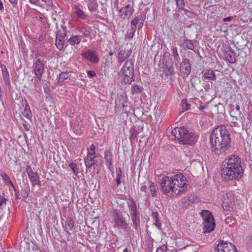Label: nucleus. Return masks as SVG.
I'll return each mask as SVG.
<instances>
[{
  "label": "nucleus",
  "mask_w": 252,
  "mask_h": 252,
  "mask_svg": "<svg viewBox=\"0 0 252 252\" xmlns=\"http://www.w3.org/2000/svg\"><path fill=\"white\" fill-rule=\"evenodd\" d=\"M143 91V88L138 85L135 84L132 86L131 92L132 94H137L141 93Z\"/></svg>",
  "instance_id": "33"
},
{
  "label": "nucleus",
  "mask_w": 252,
  "mask_h": 252,
  "mask_svg": "<svg viewBox=\"0 0 252 252\" xmlns=\"http://www.w3.org/2000/svg\"><path fill=\"white\" fill-rule=\"evenodd\" d=\"M240 41L243 42V44H239V42L238 41H234V44H235V46H236V47L238 49H239V50L241 49H243V47H245V46H246V44H245V41H244V40L243 38H242L240 39Z\"/></svg>",
  "instance_id": "44"
},
{
  "label": "nucleus",
  "mask_w": 252,
  "mask_h": 252,
  "mask_svg": "<svg viewBox=\"0 0 252 252\" xmlns=\"http://www.w3.org/2000/svg\"><path fill=\"white\" fill-rule=\"evenodd\" d=\"M69 167L72 169V170L74 172V173L76 175L78 173L77 171V167L76 163L74 162H70L69 164Z\"/></svg>",
  "instance_id": "48"
},
{
  "label": "nucleus",
  "mask_w": 252,
  "mask_h": 252,
  "mask_svg": "<svg viewBox=\"0 0 252 252\" xmlns=\"http://www.w3.org/2000/svg\"><path fill=\"white\" fill-rule=\"evenodd\" d=\"M113 154L110 150H106L104 153V158L108 169L111 172H114V168L113 165Z\"/></svg>",
  "instance_id": "15"
},
{
  "label": "nucleus",
  "mask_w": 252,
  "mask_h": 252,
  "mask_svg": "<svg viewBox=\"0 0 252 252\" xmlns=\"http://www.w3.org/2000/svg\"><path fill=\"white\" fill-rule=\"evenodd\" d=\"M130 215L139 213L136 204L133 199H130L127 203Z\"/></svg>",
  "instance_id": "23"
},
{
  "label": "nucleus",
  "mask_w": 252,
  "mask_h": 252,
  "mask_svg": "<svg viewBox=\"0 0 252 252\" xmlns=\"http://www.w3.org/2000/svg\"><path fill=\"white\" fill-rule=\"evenodd\" d=\"M23 126L24 127V129L26 130H27V131H29V130L30 125L28 123L24 122L23 123Z\"/></svg>",
  "instance_id": "57"
},
{
  "label": "nucleus",
  "mask_w": 252,
  "mask_h": 252,
  "mask_svg": "<svg viewBox=\"0 0 252 252\" xmlns=\"http://www.w3.org/2000/svg\"><path fill=\"white\" fill-rule=\"evenodd\" d=\"M81 40L82 37L81 36L75 35L71 36L68 41L71 45L74 46L78 44L81 42Z\"/></svg>",
  "instance_id": "26"
},
{
  "label": "nucleus",
  "mask_w": 252,
  "mask_h": 252,
  "mask_svg": "<svg viewBox=\"0 0 252 252\" xmlns=\"http://www.w3.org/2000/svg\"><path fill=\"white\" fill-rule=\"evenodd\" d=\"M186 197L187 198V199L189 202V203H194L198 202L199 200V198L194 194L188 195V196Z\"/></svg>",
  "instance_id": "38"
},
{
  "label": "nucleus",
  "mask_w": 252,
  "mask_h": 252,
  "mask_svg": "<svg viewBox=\"0 0 252 252\" xmlns=\"http://www.w3.org/2000/svg\"><path fill=\"white\" fill-rule=\"evenodd\" d=\"M0 67L1 69L2 74L3 77V79L4 81H6L9 78V73L7 70L6 67L4 65L1 64Z\"/></svg>",
  "instance_id": "37"
},
{
  "label": "nucleus",
  "mask_w": 252,
  "mask_h": 252,
  "mask_svg": "<svg viewBox=\"0 0 252 252\" xmlns=\"http://www.w3.org/2000/svg\"><path fill=\"white\" fill-rule=\"evenodd\" d=\"M82 57L92 63L97 64L99 61V58L96 51L87 50L81 54Z\"/></svg>",
  "instance_id": "11"
},
{
  "label": "nucleus",
  "mask_w": 252,
  "mask_h": 252,
  "mask_svg": "<svg viewBox=\"0 0 252 252\" xmlns=\"http://www.w3.org/2000/svg\"><path fill=\"white\" fill-rule=\"evenodd\" d=\"M68 77V73L65 72L61 73L59 77V81L63 82Z\"/></svg>",
  "instance_id": "46"
},
{
  "label": "nucleus",
  "mask_w": 252,
  "mask_h": 252,
  "mask_svg": "<svg viewBox=\"0 0 252 252\" xmlns=\"http://www.w3.org/2000/svg\"><path fill=\"white\" fill-rule=\"evenodd\" d=\"M131 53V51L129 50H126V49L121 50L117 57L118 63L121 64L126 60H127V59L129 58Z\"/></svg>",
  "instance_id": "17"
},
{
  "label": "nucleus",
  "mask_w": 252,
  "mask_h": 252,
  "mask_svg": "<svg viewBox=\"0 0 252 252\" xmlns=\"http://www.w3.org/2000/svg\"><path fill=\"white\" fill-rule=\"evenodd\" d=\"M74 10L75 13L78 17L82 19H86L87 18V15L78 6H75L74 7Z\"/></svg>",
  "instance_id": "28"
},
{
  "label": "nucleus",
  "mask_w": 252,
  "mask_h": 252,
  "mask_svg": "<svg viewBox=\"0 0 252 252\" xmlns=\"http://www.w3.org/2000/svg\"><path fill=\"white\" fill-rule=\"evenodd\" d=\"M87 75L90 78H93L96 75V73L93 70H89L87 71Z\"/></svg>",
  "instance_id": "52"
},
{
  "label": "nucleus",
  "mask_w": 252,
  "mask_h": 252,
  "mask_svg": "<svg viewBox=\"0 0 252 252\" xmlns=\"http://www.w3.org/2000/svg\"><path fill=\"white\" fill-rule=\"evenodd\" d=\"M62 30H59L56 34V38H64L66 35V29L65 26L62 25Z\"/></svg>",
  "instance_id": "30"
},
{
  "label": "nucleus",
  "mask_w": 252,
  "mask_h": 252,
  "mask_svg": "<svg viewBox=\"0 0 252 252\" xmlns=\"http://www.w3.org/2000/svg\"><path fill=\"white\" fill-rule=\"evenodd\" d=\"M130 216L133 222V225L135 229H137L140 223L139 213L131 214Z\"/></svg>",
  "instance_id": "25"
},
{
  "label": "nucleus",
  "mask_w": 252,
  "mask_h": 252,
  "mask_svg": "<svg viewBox=\"0 0 252 252\" xmlns=\"http://www.w3.org/2000/svg\"><path fill=\"white\" fill-rule=\"evenodd\" d=\"M187 241V239L180 237L176 238L174 241L176 251L186 249L188 246V244L186 243Z\"/></svg>",
  "instance_id": "18"
},
{
  "label": "nucleus",
  "mask_w": 252,
  "mask_h": 252,
  "mask_svg": "<svg viewBox=\"0 0 252 252\" xmlns=\"http://www.w3.org/2000/svg\"><path fill=\"white\" fill-rule=\"evenodd\" d=\"M140 23V21H139L138 18L137 17H135L133 20L131 22V27H133L136 29V27L137 25H139Z\"/></svg>",
  "instance_id": "47"
},
{
  "label": "nucleus",
  "mask_w": 252,
  "mask_h": 252,
  "mask_svg": "<svg viewBox=\"0 0 252 252\" xmlns=\"http://www.w3.org/2000/svg\"><path fill=\"white\" fill-rule=\"evenodd\" d=\"M150 191L153 197L157 196V187L154 183H152L150 186Z\"/></svg>",
  "instance_id": "39"
},
{
  "label": "nucleus",
  "mask_w": 252,
  "mask_h": 252,
  "mask_svg": "<svg viewBox=\"0 0 252 252\" xmlns=\"http://www.w3.org/2000/svg\"><path fill=\"white\" fill-rule=\"evenodd\" d=\"M135 31V28L130 27V29L128 30L127 34L125 36V39L128 40H131L133 37Z\"/></svg>",
  "instance_id": "32"
},
{
  "label": "nucleus",
  "mask_w": 252,
  "mask_h": 252,
  "mask_svg": "<svg viewBox=\"0 0 252 252\" xmlns=\"http://www.w3.org/2000/svg\"><path fill=\"white\" fill-rule=\"evenodd\" d=\"M203 73V78L204 79H209L212 81H216L217 77L214 70L211 69H207L202 71Z\"/></svg>",
  "instance_id": "20"
},
{
  "label": "nucleus",
  "mask_w": 252,
  "mask_h": 252,
  "mask_svg": "<svg viewBox=\"0 0 252 252\" xmlns=\"http://www.w3.org/2000/svg\"><path fill=\"white\" fill-rule=\"evenodd\" d=\"M112 223H114L115 227L119 229L126 230L128 226L123 214L117 210L113 211Z\"/></svg>",
  "instance_id": "7"
},
{
  "label": "nucleus",
  "mask_w": 252,
  "mask_h": 252,
  "mask_svg": "<svg viewBox=\"0 0 252 252\" xmlns=\"http://www.w3.org/2000/svg\"><path fill=\"white\" fill-rule=\"evenodd\" d=\"M182 104L184 111H186L190 109V105L187 103V99H183L182 101Z\"/></svg>",
  "instance_id": "45"
},
{
  "label": "nucleus",
  "mask_w": 252,
  "mask_h": 252,
  "mask_svg": "<svg viewBox=\"0 0 252 252\" xmlns=\"http://www.w3.org/2000/svg\"><path fill=\"white\" fill-rule=\"evenodd\" d=\"M210 142L213 155L225 156L231 149L230 133L224 125L218 126L212 130L210 135Z\"/></svg>",
  "instance_id": "1"
},
{
  "label": "nucleus",
  "mask_w": 252,
  "mask_h": 252,
  "mask_svg": "<svg viewBox=\"0 0 252 252\" xmlns=\"http://www.w3.org/2000/svg\"><path fill=\"white\" fill-rule=\"evenodd\" d=\"M95 156L94 153H88L87 157L84 159L85 164L87 168H90L94 165L96 162Z\"/></svg>",
  "instance_id": "19"
},
{
  "label": "nucleus",
  "mask_w": 252,
  "mask_h": 252,
  "mask_svg": "<svg viewBox=\"0 0 252 252\" xmlns=\"http://www.w3.org/2000/svg\"><path fill=\"white\" fill-rule=\"evenodd\" d=\"M177 7L181 9H183L186 11H188V10L184 9L185 2L184 0H175Z\"/></svg>",
  "instance_id": "42"
},
{
  "label": "nucleus",
  "mask_w": 252,
  "mask_h": 252,
  "mask_svg": "<svg viewBox=\"0 0 252 252\" xmlns=\"http://www.w3.org/2000/svg\"><path fill=\"white\" fill-rule=\"evenodd\" d=\"M82 33L85 37H89L91 35V32L86 28L83 29Z\"/></svg>",
  "instance_id": "50"
},
{
  "label": "nucleus",
  "mask_w": 252,
  "mask_h": 252,
  "mask_svg": "<svg viewBox=\"0 0 252 252\" xmlns=\"http://www.w3.org/2000/svg\"><path fill=\"white\" fill-rule=\"evenodd\" d=\"M216 252H238L235 245L230 242L220 241L215 250Z\"/></svg>",
  "instance_id": "10"
},
{
  "label": "nucleus",
  "mask_w": 252,
  "mask_h": 252,
  "mask_svg": "<svg viewBox=\"0 0 252 252\" xmlns=\"http://www.w3.org/2000/svg\"><path fill=\"white\" fill-rule=\"evenodd\" d=\"M233 17L232 16H229L226 18H224L223 19V21L225 22L230 21L233 19Z\"/></svg>",
  "instance_id": "62"
},
{
  "label": "nucleus",
  "mask_w": 252,
  "mask_h": 252,
  "mask_svg": "<svg viewBox=\"0 0 252 252\" xmlns=\"http://www.w3.org/2000/svg\"><path fill=\"white\" fill-rule=\"evenodd\" d=\"M89 11L92 13H98V5L96 0H88L86 1Z\"/></svg>",
  "instance_id": "22"
},
{
  "label": "nucleus",
  "mask_w": 252,
  "mask_h": 252,
  "mask_svg": "<svg viewBox=\"0 0 252 252\" xmlns=\"http://www.w3.org/2000/svg\"><path fill=\"white\" fill-rule=\"evenodd\" d=\"M64 38H56V46L57 48L61 50L63 49L64 45Z\"/></svg>",
  "instance_id": "34"
},
{
  "label": "nucleus",
  "mask_w": 252,
  "mask_h": 252,
  "mask_svg": "<svg viewBox=\"0 0 252 252\" xmlns=\"http://www.w3.org/2000/svg\"><path fill=\"white\" fill-rule=\"evenodd\" d=\"M1 176L2 178V179L4 180L5 184L6 185H11L13 188L14 190H15V189H14V185L13 184L12 182H11L8 175L5 173H2L1 174Z\"/></svg>",
  "instance_id": "29"
},
{
  "label": "nucleus",
  "mask_w": 252,
  "mask_h": 252,
  "mask_svg": "<svg viewBox=\"0 0 252 252\" xmlns=\"http://www.w3.org/2000/svg\"><path fill=\"white\" fill-rule=\"evenodd\" d=\"M238 115H239V117H238L237 120H240L242 123L245 121V118L244 115L242 114V113L238 114Z\"/></svg>",
  "instance_id": "58"
},
{
  "label": "nucleus",
  "mask_w": 252,
  "mask_h": 252,
  "mask_svg": "<svg viewBox=\"0 0 252 252\" xmlns=\"http://www.w3.org/2000/svg\"><path fill=\"white\" fill-rule=\"evenodd\" d=\"M172 56L174 57L175 62H179L180 58L176 47H172L171 49Z\"/></svg>",
  "instance_id": "36"
},
{
  "label": "nucleus",
  "mask_w": 252,
  "mask_h": 252,
  "mask_svg": "<svg viewBox=\"0 0 252 252\" xmlns=\"http://www.w3.org/2000/svg\"><path fill=\"white\" fill-rule=\"evenodd\" d=\"M221 167V175L223 181L229 182L241 178L244 174L242 160L237 155H233L226 158Z\"/></svg>",
  "instance_id": "3"
},
{
  "label": "nucleus",
  "mask_w": 252,
  "mask_h": 252,
  "mask_svg": "<svg viewBox=\"0 0 252 252\" xmlns=\"http://www.w3.org/2000/svg\"><path fill=\"white\" fill-rule=\"evenodd\" d=\"M200 215L203 218V232L204 233H210L215 227L216 223L215 219L211 212L208 210H202Z\"/></svg>",
  "instance_id": "6"
},
{
  "label": "nucleus",
  "mask_w": 252,
  "mask_h": 252,
  "mask_svg": "<svg viewBox=\"0 0 252 252\" xmlns=\"http://www.w3.org/2000/svg\"><path fill=\"white\" fill-rule=\"evenodd\" d=\"M9 2L13 5V7H16L17 5V0H9Z\"/></svg>",
  "instance_id": "60"
},
{
  "label": "nucleus",
  "mask_w": 252,
  "mask_h": 252,
  "mask_svg": "<svg viewBox=\"0 0 252 252\" xmlns=\"http://www.w3.org/2000/svg\"><path fill=\"white\" fill-rule=\"evenodd\" d=\"M0 207H1L3 206V204H4V205L6 204V202L7 200L6 199L3 198L1 195L0 197Z\"/></svg>",
  "instance_id": "54"
},
{
  "label": "nucleus",
  "mask_w": 252,
  "mask_h": 252,
  "mask_svg": "<svg viewBox=\"0 0 252 252\" xmlns=\"http://www.w3.org/2000/svg\"><path fill=\"white\" fill-rule=\"evenodd\" d=\"M225 57L230 63L233 64L236 62V54L232 49H230L226 51Z\"/></svg>",
  "instance_id": "21"
},
{
  "label": "nucleus",
  "mask_w": 252,
  "mask_h": 252,
  "mask_svg": "<svg viewBox=\"0 0 252 252\" xmlns=\"http://www.w3.org/2000/svg\"><path fill=\"white\" fill-rule=\"evenodd\" d=\"M178 45L184 50L187 49L193 50L194 48L192 41L188 39L186 37H183L180 39Z\"/></svg>",
  "instance_id": "14"
},
{
  "label": "nucleus",
  "mask_w": 252,
  "mask_h": 252,
  "mask_svg": "<svg viewBox=\"0 0 252 252\" xmlns=\"http://www.w3.org/2000/svg\"><path fill=\"white\" fill-rule=\"evenodd\" d=\"M153 219L156 220H158V214L157 212H153L152 214Z\"/></svg>",
  "instance_id": "55"
},
{
  "label": "nucleus",
  "mask_w": 252,
  "mask_h": 252,
  "mask_svg": "<svg viewBox=\"0 0 252 252\" xmlns=\"http://www.w3.org/2000/svg\"><path fill=\"white\" fill-rule=\"evenodd\" d=\"M95 146L94 144H92L90 147L89 150L91 153H95Z\"/></svg>",
  "instance_id": "59"
},
{
  "label": "nucleus",
  "mask_w": 252,
  "mask_h": 252,
  "mask_svg": "<svg viewBox=\"0 0 252 252\" xmlns=\"http://www.w3.org/2000/svg\"><path fill=\"white\" fill-rule=\"evenodd\" d=\"M137 137V133L135 131H133L129 137V139L131 142Z\"/></svg>",
  "instance_id": "53"
},
{
  "label": "nucleus",
  "mask_w": 252,
  "mask_h": 252,
  "mask_svg": "<svg viewBox=\"0 0 252 252\" xmlns=\"http://www.w3.org/2000/svg\"><path fill=\"white\" fill-rule=\"evenodd\" d=\"M240 113H241L240 111V106L237 105L235 109H232L230 112V115L233 118L232 121H234V122H236L237 120L238 117L237 115Z\"/></svg>",
  "instance_id": "27"
},
{
  "label": "nucleus",
  "mask_w": 252,
  "mask_h": 252,
  "mask_svg": "<svg viewBox=\"0 0 252 252\" xmlns=\"http://www.w3.org/2000/svg\"><path fill=\"white\" fill-rule=\"evenodd\" d=\"M122 171L121 168H119V170L117 171L116 175L117 177L116 179V182L117 186H119L122 182H121V177H122Z\"/></svg>",
  "instance_id": "41"
},
{
  "label": "nucleus",
  "mask_w": 252,
  "mask_h": 252,
  "mask_svg": "<svg viewBox=\"0 0 252 252\" xmlns=\"http://www.w3.org/2000/svg\"><path fill=\"white\" fill-rule=\"evenodd\" d=\"M191 66L190 61L188 59H184L180 64V70L181 75L183 77H187L190 74Z\"/></svg>",
  "instance_id": "12"
},
{
  "label": "nucleus",
  "mask_w": 252,
  "mask_h": 252,
  "mask_svg": "<svg viewBox=\"0 0 252 252\" xmlns=\"http://www.w3.org/2000/svg\"><path fill=\"white\" fill-rule=\"evenodd\" d=\"M123 74V80L125 84H130L133 79L134 75V61L129 59L126 61L121 69Z\"/></svg>",
  "instance_id": "5"
},
{
  "label": "nucleus",
  "mask_w": 252,
  "mask_h": 252,
  "mask_svg": "<svg viewBox=\"0 0 252 252\" xmlns=\"http://www.w3.org/2000/svg\"><path fill=\"white\" fill-rule=\"evenodd\" d=\"M154 224L159 229H161V223L159 221V220H156L155 222H154Z\"/></svg>",
  "instance_id": "56"
},
{
  "label": "nucleus",
  "mask_w": 252,
  "mask_h": 252,
  "mask_svg": "<svg viewBox=\"0 0 252 252\" xmlns=\"http://www.w3.org/2000/svg\"><path fill=\"white\" fill-rule=\"evenodd\" d=\"M222 207L225 211H231L233 209L232 203L229 204L225 201L223 202Z\"/></svg>",
  "instance_id": "40"
},
{
  "label": "nucleus",
  "mask_w": 252,
  "mask_h": 252,
  "mask_svg": "<svg viewBox=\"0 0 252 252\" xmlns=\"http://www.w3.org/2000/svg\"><path fill=\"white\" fill-rule=\"evenodd\" d=\"M26 170L29 176L30 180L32 184V185H35L39 184V176L36 172H33L32 168L28 166L26 168Z\"/></svg>",
  "instance_id": "16"
},
{
  "label": "nucleus",
  "mask_w": 252,
  "mask_h": 252,
  "mask_svg": "<svg viewBox=\"0 0 252 252\" xmlns=\"http://www.w3.org/2000/svg\"><path fill=\"white\" fill-rule=\"evenodd\" d=\"M186 182V177L182 173L172 176L162 174L158 178L161 191L167 195L184 193L189 188Z\"/></svg>",
  "instance_id": "2"
},
{
  "label": "nucleus",
  "mask_w": 252,
  "mask_h": 252,
  "mask_svg": "<svg viewBox=\"0 0 252 252\" xmlns=\"http://www.w3.org/2000/svg\"><path fill=\"white\" fill-rule=\"evenodd\" d=\"M74 221L71 219H68L66 221L65 227L66 228H69L72 230L74 227Z\"/></svg>",
  "instance_id": "43"
},
{
  "label": "nucleus",
  "mask_w": 252,
  "mask_h": 252,
  "mask_svg": "<svg viewBox=\"0 0 252 252\" xmlns=\"http://www.w3.org/2000/svg\"><path fill=\"white\" fill-rule=\"evenodd\" d=\"M22 114L27 119H30L32 117V114L31 111L30 107L28 104H26L25 108L24 110L22 111Z\"/></svg>",
  "instance_id": "31"
},
{
  "label": "nucleus",
  "mask_w": 252,
  "mask_h": 252,
  "mask_svg": "<svg viewBox=\"0 0 252 252\" xmlns=\"http://www.w3.org/2000/svg\"><path fill=\"white\" fill-rule=\"evenodd\" d=\"M30 191V186L28 183H24L21 190V195L24 198H26L29 196Z\"/></svg>",
  "instance_id": "24"
},
{
  "label": "nucleus",
  "mask_w": 252,
  "mask_h": 252,
  "mask_svg": "<svg viewBox=\"0 0 252 252\" xmlns=\"http://www.w3.org/2000/svg\"><path fill=\"white\" fill-rule=\"evenodd\" d=\"M29 2L32 4L38 5L39 3V0H29Z\"/></svg>",
  "instance_id": "61"
},
{
  "label": "nucleus",
  "mask_w": 252,
  "mask_h": 252,
  "mask_svg": "<svg viewBox=\"0 0 252 252\" xmlns=\"http://www.w3.org/2000/svg\"><path fill=\"white\" fill-rule=\"evenodd\" d=\"M134 3L128 4L126 6L123 7L120 9L119 13L121 16L124 19L129 18L134 13V8L133 7Z\"/></svg>",
  "instance_id": "13"
},
{
  "label": "nucleus",
  "mask_w": 252,
  "mask_h": 252,
  "mask_svg": "<svg viewBox=\"0 0 252 252\" xmlns=\"http://www.w3.org/2000/svg\"><path fill=\"white\" fill-rule=\"evenodd\" d=\"M140 189L142 191H144L145 192H146L147 187L145 185V183L142 184Z\"/></svg>",
  "instance_id": "64"
},
{
  "label": "nucleus",
  "mask_w": 252,
  "mask_h": 252,
  "mask_svg": "<svg viewBox=\"0 0 252 252\" xmlns=\"http://www.w3.org/2000/svg\"><path fill=\"white\" fill-rule=\"evenodd\" d=\"M171 134L183 144L193 145L197 141V136L194 133L184 127L174 128L171 131Z\"/></svg>",
  "instance_id": "4"
},
{
  "label": "nucleus",
  "mask_w": 252,
  "mask_h": 252,
  "mask_svg": "<svg viewBox=\"0 0 252 252\" xmlns=\"http://www.w3.org/2000/svg\"><path fill=\"white\" fill-rule=\"evenodd\" d=\"M167 250V246L163 244L157 248L156 252H166Z\"/></svg>",
  "instance_id": "49"
},
{
  "label": "nucleus",
  "mask_w": 252,
  "mask_h": 252,
  "mask_svg": "<svg viewBox=\"0 0 252 252\" xmlns=\"http://www.w3.org/2000/svg\"><path fill=\"white\" fill-rule=\"evenodd\" d=\"M181 202L182 204H183V206L184 207H187L189 205V201L187 199V198L186 197L182 198L181 200Z\"/></svg>",
  "instance_id": "51"
},
{
  "label": "nucleus",
  "mask_w": 252,
  "mask_h": 252,
  "mask_svg": "<svg viewBox=\"0 0 252 252\" xmlns=\"http://www.w3.org/2000/svg\"><path fill=\"white\" fill-rule=\"evenodd\" d=\"M162 65L163 72L166 75H172L175 74L173 62L168 52H165L163 55Z\"/></svg>",
  "instance_id": "8"
},
{
  "label": "nucleus",
  "mask_w": 252,
  "mask_h": 252,
  "mask_svg": "<svg viewBox=\"0 0 252 252\" xmlns=\"http://www.w3.org/2000/svg\"><path fill=\"white\" fill-rule=\"evenodd\" d=\"M138 18L139 21H140V23L138 25V29L140 30L142 28L143 26L144 22L146 19V13L144 12L141 13L139 16H136Z\"/></svg>",
  "instance_id": "35"
},
{
  "label": "nucleus",
  "mask_w": 252,
  "mask_h": 252,
  "mask_svg": "<svg viewBox=\"0 0 252 252\" xmlns=\"http://www.w3.org/2000/svg\"><path fill=\"white\" fill-rule=\"evenodd\" d=\"M45 64L46 62L40 59H37L33 63L32 67L34 73L39 80H41L42 79V76L45 69Z\"/></svg>",
  "instance_id": "9"
},
{
  "label": "nucleus",
  "mask_w": 252,
  "mask_h": 252,
  "mask_svg": "<svg viewBox=\"0 0 252 252\" xmlns=\"http://www.w3.org/2000/svg\"><path fill=\"white\" fill-rule=\"evenodd\" d=\"M46 3L47 5L50 6L52 4V0H42Z\"/></svg>",
  "instance_id": "63"
}]
</instances>
